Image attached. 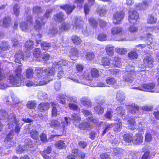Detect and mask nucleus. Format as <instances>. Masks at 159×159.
Returning <instances> with one entry per match:
<instances>
[{"instance_id":"nucleus-26","label":"nucleus","mask_w":159,"mask_h":159,"mask_svg":"<svg viewBox=\"0 0 159 159\" xmlns=\"http://www.w3.org/2000/svg\"><path fill=\"white\" fill-rule=\"evenodd\" d=\"M55 146L57 148L61 149L65 148L66 145L63 141L60 140L56 142Z\"/></svg>"},{"instance_id":"nucleus-42","label":"nucleus","mask_w":159,"mask_h":159,"mask_svg":"<svg viewBox=\"0 0 159 159\" xmlns=\"http://www.w3.org/2000/svg\"><path fill=\"white\" fill-rule=\"evenodd\" d=\"M31 137L34 139H37L39 138L38 132L34 130H32L30 132Z\"/></svg>"},{"instance_id":"nucleus-28","label":"nucleus","mask_w":159,"mask_h":159,"mask_svg":"<svg viewBox=\"0 0 159 159\" xmlns=\"http://www.w3.org/2000/svg\"><path fill=\"white\" fill-rule=\"evenodd\" d=\"M125 94L123 93L118 92L116 96V98L117 101L121 102H122L125 98Z\"/></svg>"},{"instance_id":"nucleus-48","label":"nucleus","mask_w":159,"mask_h":159,"mask_svg":"<svg viewBox=\"0 0 159 159\" xmlns=\"http://www.w3.org/2000/svg\"><path fill=\"white\" fill-rule=\"evenodd\" d=\"M107 83L109 85H113L116 83L115 79L112 77H108L106 80Z\"/></svg>"},{"instance_id":"nucleus-20","label":"nucleus","mask_w":159,"mask_h":159,"mask_svg":"<svg viewBox=\"0 0 159 159\" xmlns=\"http://www.w3.org/2000/svg\"><path fill=\"white\" fill-rule=\"evenodd\" d=\"M49 104L48 103L43 102L40 104L38 106V109L41 111H46L49 108Z\"/></svg>"},{"instance_id":"nucleus-23","label":"nucleus","mask_w":159,"mask_h":159,"mask_svg":"<svg viewBox=\"0 0 159 159\" xmlns=\"http://www.w3.org/2000/svg\"><path fill=\"white\" fill-rule=\"evenodd\" d=\"M55 70L54 68H48L44 70V74L47 76H52L54 75Z\"/></svg>"},{"instance_id":"nucleus-22","label":"nucleus","mask_w":159,"mask_h":159,"mask_svg":"<svg viewBox=\"0 0 159 159\" xmlns=\"http://www.w3.org/2000/svg\"><path fill=\"white\" fill-rule=\"evenodd\" d=\"M66 96L64 94H59L57 97V99L59 102L63 105L66 104L65 99L66 98Z\"/></svg>"},{"instance_id":"nucleus-54","label":"nucleus","mask_w":159,"mask_h":159,"mask_svg":"<svg viewBox=\"0 0 159 159\" xmlns=\"http://www.w3.org/2000/svg\"><path fill=\"white\" fill-rule=\"evenodd\" d=\"M102 62L104 66H109L110 64V60L107 58L103 57L102 59Z\"/></svg>"},{"instance_id":"nucleus-36","label":"nucleus","mask_w":159,"mask_h":159,"mask_svg":"<svg viewBox=\"0 0 159 159\" xmlns=\"http://www.w3.org/2000/svg\"><path fill=\"white\" fill-rule=\"evenodd\" d=\"M38 98L41 100H46L47 98V93L43 92H39L38 95Z\"/></svg>"},{"instance_id":"nucleus-41","label":"nucleus","mask_w":159,"mask_h":159,"mask_svg":"<svg viewBox=\"0 0 159 159\" xmlns=\"http://www.w3.org/2000/svg\"><path fill=\"white\" fill-rule=\"evenodd\" d=\"M91 74L93 78H98L99 76V72L95 68H93L91 70Z\"/></svg>"},{"instance_id":"nucleus-34","label":"nucleus","mask_w":159,"mask_h":159,"mask_svg":"<svg viewBox=\"0 0 159 159\" xmlns=\"http://www.w3.org/2000/svg\"><path fill=\"white\" fill-rule=\"evenodd\" d=\"M34 71L33 69L30 67L28 68L26 70V76L28 78H30L33 77Z\"/></svg>"},{"instance_id":"nucleus-57","label":"nucleus","mask_w":159,"mask_h":159,"mask_svg":"<svg viewBox=\"0 0 159 159\" xmlns=\"http://www.w3.org/2000/svg\"><path fill=\"white\" fill-rule=\"evenodd\" d=\"M58 33L57 29L56 27L51 28L49 31L48 34H51L52 36H54Z\"/></svg>"},{"instance_id":"nucleus-55","label":"nucleus","mask_w":159,"mask_h":159,"mask_svg":"<svg viewBox=\"0 0 159 159\" xmlns=\"http://www.w3.org/2000/svg\"><path fill=\"white\" fill-rule=\"evenodd\" d=\"M45 79L46 78H42L40 80H37L35 81L36 83L37 84L36 85H43L47 84L48 83V81L46 80Z\"/></svg>"},{"instance_id":"nucleus-8","label":"nucleus","mask_w":159,"mask_h":159,"mask_svg":"<svg viewBox=\"0 0 159 159\" xmlns=\"http://www.w3.org/2000/svg\"><path fill=\"white\" fill-rule=\"evenodd\" d=\"M45 22H44L42 19L37 17L34 25V28L35 30L39 31L41 29L42 25H44Z\"/></svg>"},{"instance_id":"nucleus-2","label":"nucleus","mask_w":159,"mask_h":159,"mask_svg":"<svg viewBox=\"0 0 159 159\" xmlns=\"http://www.w3.org/2000/svg\"><path fill=\"white\" fill-rule=\"evenodd\" d=\"M21 68L18 67L15 70V75L10 76V82L12 85L18 87L21 85Z\"/></svg>"},{"instance_id":"nucleus-13","label":"nucleus","mask_w":159,"mask_h":159,"mask_svg":"<svg viewBox=\"0 0 159 159\" xmlns=\"http://www.w3.org/2000/svg\"><path fill=\"white\" fill-rule=\"evenodd\" d=\"M133 143L134 144H140L143 141V137L142 135L139 133L136 134L134 136Z\"/></svg>"},{"instance_id":"nucleus-62","label":"nucleus","mask_w":159,"mask_h":159,"mask_svg":"<svg viewBox=\"0 0 159 159\" xmlns=\"http://www.w3.org/2000/svg\"><path fill=\"white\" fill-rule=\"evenodd\" d=\"M152 136L150 133H147L145 135V140L147 142H150L152 140Z\"/></svg>"},{"instance_id":"nucleus-1","label":"nucleus","mask_w":159,"mask_h":159,"mask_svg":"<svg viewBox=\"0 0 159 159\" xmlns=\"http://www.w3.org/2000/svg\"><path fill=\"white\" fill-rule=\"evenodd\" d=\"M1 112L3 114L1 117V119L4 121L7 122V125L8 128L11 129L13 128L15 125V131L16 133L18 134L21 129L18 121L16 119L15 115L14 113H11L8 116L5 110H2Z\"/></svg>"},{"instance_id":"nucleus-59","label":"nucleus","mask_w":159,"mask_h":159,"mask_svg":"<svg viewBox=\"0 0 159 159\" xmlns=\"http://www.w3.org/2000/svg\"><path fill=\"white\" fill-rule=\"evenodd\" d=\"M41 54V52L40 51V48H37L34 50L33 52V55L36 58H38L40 57Z\"/></svg>"},{"instance_id":"nucleus-18","label":"nucleus","mask_w":159,"mask_h":159,"mask_svg":"<svg viewBox=\"0 0 159 159\" xmlns=\"http://www.w3.org/2000/svg\"><path fill=\"white\" fill-rule=\"evenodd\" d=\"M70 27V25L69 23L66 22H63L61 25L59 27V32L61 33L63 31L68 30Z\"/></svg>"},{"instance_id":"nucleus-10","label":"nucleus","mask_w":159,"mask_h":159,"mask_svg":"<svg viewBox=\"0 0 159 159\" xmlns=\"http://www.w3.org/2000/svg\"><path fill=\"white\" fill-rule=\"evenodd\" d=\"M60 7L62 10L65 11L66 13L68 14L71 13L75 8V5H71L68 4L60 6Z\"/></svg>"},{"instance_id":"nucleus-12","label":"nucleus","mask_w":159,"mask_h":159,"mask_svg":"<svg viewBox=\"0 0 159 159\" xmlns=\"http://www.w3.org/2000/svg\"><path fill=\"white\" fill-rule=\"evenodd\" d=\"M15 62L19 63H21V61L23 60V53L20 50H19L17 51L15 55Z\"/></svg>"},{"instance_id":"nucleus-29","label":"nucleus","mask_w":159,"mask_h":159,"mask_svg":"<svg viewBox=\"0 0 159 159\" xmlns=\"http://www.w3.org/2000/svg\"><path fill=\"white\" fill-rule=\"evenodd\" d=\"M122 29L119 27H114L112 28L111 33L114 35L118 34L121 32Z\"/></svg>"},{"instance_id":"nucleus-56","label":"nucleus","mask_w":159,"mask_h":159,"mask_svg":"<svg viewBox=\"0 0 159 159\" xmlns=\"http://www.w3.org/2000/svg\"><path fill=\"white\" fill-rule=\"evenodd\" d=\"M26 106L29 109H34L36 107V103L34 101H29L28 102Z\"/></svg>"},{"instance_id":"nucleus-15","label":"nucleus","mask_w":159,"mask_h":159,"mask_svg":"<svg viewBox=\"0 0 159 159\" xmlns=\"http://www.w3.org/2000/svg\"><path fill=\"white\" fill-rule=\"evenodd\" d=\"M35 71L36 76L38 78H42L43 79L45 78L46 76L44 74V70H43L42 68L39 67H36Z\"/></svg>"},{"instance_id":"nucleus-6","label":"nucleus","mask_w":159,"mask_h":159,"mask_svg":"<svg viewBox=\"0 0 159 159\" xmlns=\"http://www.w3.org/2000/svg\"><path fill=\"white\" fill-rule=\"evenodd\" d=\"M155 87V84L153 83L141 85L140 87H133V89H138L141 90L152 92L151 90Z\"/></svg>"},{"instance_id":"nucleus-31","label":"nucleus","mask_w":159,"mask_h":159,"mask_svg":"<svg viewBox=\"0 0 159 159\" xmlns=\"http://www.w3.org/2000/svg\"><path fill=\"white\" fill-rule=\"evenodd\" d=\"M74 23L76 28H80L83 27V22L80 19L75 18L74 20Z\"/></svg>"},{"instance_id":"nucleus-3","label":"nucleus","mask_w":159,"mask_h":159,"mask_svg":"<svg viewBox=\"0 0 159 159\" xmlns=\"http://www.w3.org/2000/svg\"><path fill=\"white\" fill-rule=\"evenodd\" d=\"M136 72L134 70V67L133 66H127L124 73L123 79L125 81L131 83L134 80V76Z\"/></svg>"},{"instance_id":"nucleus-35","label":"nucleus","mask_w":159,"mask_h":159,"mask_svg":"<svg viewBox=\"0 0 159 159\" xmlns=\"http://www.w3.org/2000/svg\"><path fill=\"white\" fill-rule=\"evenodd\" d=\"M123 151L121 148L114 149V156L117 157H121L123 156Z\"/></svg>"},{"instance_id":"nucleus-11","label":"nucleus","mask_w":159,"mask_h":159,"mask_svg":"<svg viewBox=\"0 0 159 159\" xmlns=\"http://www.w3.org/2000/svg\"><path fill=\"white\" fill-rule=\"evenodd\" d=\"M65 14L62 12H59L54 15L53 19L57 22H61L65 20Z\"/></svg>"},{"instance_id":"nucleus-58","label":"nucleus","mask_w":159,"mask_h":159,"mask_svg":"<svg viewBox=\"0 0 159 159\" xmlns=\"http://www.w3.org/2000/svg\"><path fill=\"white\" fill-rule=\"evenodd\" d=\"M116 50L117 53L120 54H126L127 52V50L125 48H116Z\"/></svg>"},{"instance_id":"nucleus-38","label":"nucleus","mask_w":159,"mask_h":159,"mask_svg":"<svg viewBox=\"0 0 159 159\" xmlns=\"http://www.w3.org/2000/svg\"><path fill=\"white\" fill-rule=\"evenodd\" d=\"M71 39L74 43L78 45L80 44L81 40L76 35H73L71 37Z\"/></svg>"},{"instance_id":"nucleus-7","label":"nucleus","mask_w":159,"mask_h":159,"mask_svg":"<svg viewBox=\"0 0 159 159\" xmlns=\"http://www.w3.org/2000/svg\"><path fill=\"white\" fill-rule=\"evenodd\" d=\"M125 13L123 11L117 12L113 15V22L115 24H119L123 18Z\"/></svg>"},{"instance_id":"nucleus-49","label":"nucleus","mask_w":159,"mask_h":159,"mask_svg":"<svg viewBox=\"0 0 159 159\" xmlns=\"http://www.w3.org/2000/svg\"><path fill=\"white\" fill-rule=\"evenodd\" d=\"M34 42L32 40L27 41L25 44V47L28 50H30L33 48Z\"/></svg>"},{"instance_id":"nucleus-16","label":"nucleus","mask_w":159,"mask_h":159,"mask_svg":"<svg viewBox=\"0 0 159 159\" xmlns=\"http://www.w3.org/2000/svg\"><path fill=\"white\" fill-rule=\"evenodd\" d=\"M153 62L154 59L150 57H146L143 59L144 63L149 68L153 67Z\"/></svg>"},{"instance_id":"nucleus-60","label":"nucleus","mask_w":159,"mask_h":159,"mask_svg":"<svg viewBox=\"0 0 159 159\" xmlns=\"http://www.w3.org/2000/svg\"><path fill=\"white\" fill-rule=\"evenodd\" d=\"M128 55L129 57L132 59H136L138 56L137 53L134 51L130 52Z\"/></svg>"},{"instance_id":"nucleus-50","label":"nucleus","mask_w":159,"mask_h":159,"mask_svg":"<svg viewBox=\"0 0 159 159\" xmlns=\"http://www.w3.org/2000/svg\"><path fill=\"white\" fill-rule=\"evenodd\" d=\"M89 21L91 25L93 28H96L98 26V23L94 18H89Z\"/></svg>"},{"instance_id":"nucleus-47","label":"nucleus","mask_w":159,"mask_h":159,"mask_svg":"<svg viewBox=\"0 0 159 159\" xmlns=\"http://www.w3.org/2000/svg\"><path fill=\"white\" fill-rule=\"evenodd\" d=\"M25 146L27 147L28 149L30 148H31L33 147L32 141L30 139H26L25 141Z\"/></svg>"},{"instance_id":"nucleus-19","label":"nucleus","mask_w":159,"mask_h":159,"mask_svg":"<svg viewBox=\"0 0 159 159\" xmlns=\"http://www.w3.org/2000/svg\"><path fill=\"white\" fill-rule=\"evenodd\" d=\"M157 21V18L156 14L153 13L149 15L147 19V23L151 24H155Z\"/></svg>"},{"instance_id":"nucleus-63","label":"nucleus","mask_w":159,"mask_h":159,"mask_svg":"<svg viewBox=\"0 0 159 159\" xmlns=\"http://www.w3.org/2000/svg\"><path fill=\"white\" fill-rule=\"evenodd\" d=\"M147 37L146 42L147 44L149 45L152 44L153 42V39L152 35L150 34H148L147 35Z\"/></svg>"},{"instance_id":"nucleus-24","label":"nucleus","mask_w":159,"mask_h":159,"mask_svg":"<svg viewBox=\"0 0 159 159\" xmlns=\"http://www.w3.org/2000/svg\"><path fill=\"white\" fill-rule=\"evenodd\" d=\"M118 123L115 124V127L113 129V130L115 132H119L122 129V125L121 121L119 119H118Z\"/></svg>"},{"instance_id":"nucleus-43","label":"nucleus","mask_w":159,"mask_h":159,"mask_svg":"<svg viewBox=\"0 0 159 159\" xmlns=\"http://www.w3.org/2000/svg\"><path fill=\"white\" fill-rule=\"evenodd\" d=\"M139 109V107L135 104H133L131 107L130 110L128 111V112L130 113H134L136 112V111L138 110Z\"/></svg>"},{"instance_id":"nucleus-33","label":"nucleus","mask_w":159,"mask_h":159,"mask_svg":"<svg viewBox=\"0 0 159 159\" xmlns=\"http://www.w3.org/2000/svg\"><path fill=\"white\" fill-rule=\"evenodd\" d=\"M20 7L17 4H15L13 7L14 14L16 16H19L20 12Z\"/></svg>"},{"instance_id":"nucleus-64","label":"nucleus","mask_w":159,"mask_h":159,"mask_svg":"<svg viewBox=\"0 0 159 159\" xmlns=\"http://www.w3.org/2000/svg\"><path fill=\"white\" fill-rule=\"evenodd\" d=\"M71 120H74L75 121H76L78 122L80 121L81 118L80 116L77 114H73L71 115Z\"/></svg>"},{"instance_id":"nucleus-51","label":"nucleus","mask_w":159,"mask_h":159,"mask_svg":"<svg viewBox=\"0 0 159 159\" xmlns=\"http://www.w3.org/2000/svg\"><path fill=\"white\" fill-rule=\"evenodd\" d=\"M105 49L107 55L110 56H112L114 54V50L112 47L107 46Z\"/></svg>"},{"instance_id":"nucleus-39","label":"nucleus","mask_w":159,"mask_h":159,"mask_svg":"<svg viewBox=\"0 0 159 159\" xmlns=\"http://www.w3.org/2000/svg\"><path fill=\"white\" fill-rule=\"evenodd\" d=\"M64 121H62L61 122L62 125L64 126V130H65V127L70 124L71 122V119L69 117H64Z\"/></svg>"},{"instance_id":"nucleus-17","label":"nucleus","mask_w":159,"mask_h":159,"mask_svg":"<svg viewBox=\"0 0 159 159\" xmlns=\"http://www.w3.org/2000/svg\"><path fill=\"white\" fill-rule=\"evenodd\" d=\"M11 25V18L8 16L5 17L3 20L2 25L4 27L8 28Z\"/></svg>"},{"instance_id":"nucleus-25","label":"nucleus","mask_w":159,"mask_h":159,"mask_svg":"<svg viewBox=\"0 0 159 159\" xmlns=\"http://www.w3.org/2000/svg\"><path fill=\"white\" fill-rule=\"evenodd\" d=\"M10 48V46L7 41L3 42L0 45V50L1 51L6 50Z\"/></svg>"},{"instance_id":"nucleus-27","label":"nucleus","mask_w":159,"mask_h":159,"mask_svg":"<svg viewBox=\"0 0 159 159\" xmlns=\"http://www.w3.org/2000/svg\"><path fill=\"white\" fill-rule=\"evenodd\" d=\"M81 103L87 107H91V102L87 97L82 98L81 99Z\"/></svg>"},{"instance_id":"nucleus-44","label":"nucleus","mask_w":159,"mask_h":159,"mask_svg":"<svg viewBox=\"0 0 159 159\" xmlns=\"http://www.w3.org/2000/svg\"><path fill=\"white\" fill-rule=\"evenodd\" d=\"M53 63L54 65L66 66L67 65V62L66 61L62 59L59 61H56Z\"/></svg>"},{"instance_id":"nucleus-32","label":"nucleus","mask_w":159,"mask_h":159,"mask_svg":"<svg viewBox=\"0 0 159 159\" xmlns=\"http://www.w3.org/2000/svg\"><path fill=\"white\" fill-rule=\"evenodd\" d=\"M124 139V140L127 143H131V142L133 143V140H134V136L131 134H126L124 135L123 137Z\"/></svg>"},{"instance_id":"nucleus-52","label":"nucleus","mask_w":159,"mask_h":159,"mask_svg":"<svg viewBox=\"0 0 159 159\" xmlns=\"http://www.w3.org/2000/svg\"><path fill=\"white\" fill-rule=\"evenodd\" d=\"M20 27L23 31H26L30 26L28 25V24L25 22H23L20 24Z\"/></svg>"},{"instance_id":"nucleus-46","label":"nucleus","mask_w":159,"mask_h":159,"mask_svg":"<svg viewBox=\"0 0 159 159\" xmlns=\"http://www.w3.org/2000/svg\"><path fill=\"white\" fill-rule=\"evenodd\" d=\"M25 146L27 147L28 149L30 148H31L33 147L32 141L30 139H26L25 141Z\"/></svg>"},{"instance_id":"nucleus-30","label":"nucleus","mask_w":159,"mask_h":159,"mask_svg":"<svg viewBox=\"0 0 159 159\" xmlns=\"http://www.w3.org/2000/svg\"><path fill=\"white\" fill-rule=\"evenodd\" d=\"M33 10V13L37 14L38 16L42 13L43 11L41 7L38 6L34 7Z\"/></svg>"},{"instance_id":"nucleus-5","label":"nucleus","mask_w":159,"mask_h":159,"mask_svg":"<svg viewBox=\"0 0 159 159\" xmlns=\"http://www.w3.org/2000/svg\"><path fill=\"white\" fill-rule=\"evenodd\" d=\"M49 124L51 128L60 130L62 132L61 134H63L64 125H62L61 122L60 123L57 120H53L49 121Z\"/></svg>"},{"instance_id":"nucleus-14","label":"nucleus","mask_w":159,"mask_h":159,"mask_svg":"<svg viewBox=\"0 0 159 159\" xmlns=\"http://www.w3.org/2000/svg\"><path fill=\"white\" fill-rule=\"evenodd\" d=\"M92 127L90 123L88 121H84L80 123L79 126V128L83 130H89Z\"/></svg>"},{"instance_id":"nucleus-53","label":"nucleus","mask_w":159,"mask_h":159,"mask_svg":"<svg viewBox=\"0 0 159 159\" xmlns=\"http://www.w3.org/2000/svg\"><path fill=\"white\" fill-rule=\"evenodd\" d=\"M106 10L104 8H98L97 10V13L100 16H104L107 12Z\"/></svg>"},{"instance_id":"nucleus-61","label":"nucleus","mask_w":159,"mask_h":159,"mask_svg":"<svg viewBox=\"0 0 159 159\" xmlns=\"http://www.w3.org/2000/svg\"><path fill=\"white\" fill-rule=\"evenodd\" d=\"M94 54L91 52L87 53L86 55V58L88 60H92L94 57Z\"/></svg>"},{"instance_id":"nucleus-37","label":"nucleus","mask_w":159,"mask_h":159,"mask_svg":"<svg viewBox=\"0 0 159 159\" xmlns=\"http://www.w3.org/2000/svg\"><path fill=\"white\" fill-rule=\"evenodd\" d=\"M95 111L98 114H102L104 112L103 107L101 106H97L94 108Z\"/></svg>"},{"instance_id":"nucleus-40","label":"nucleus","mask_w":159,"mask_h":159,"mask_svg":"<svg viewBox=\"0 0 159 159\" xmlns=\"http://www.w3.org/2000/svg\"><path fill=\"white\" fill-rule=\"evenodd\" d=\"M51 46L50 43L46 42L41 43V47L43 50H48L51 47Z\"/></svg>"},{"instance_id":"nucleus-4","label":"nucleus","mask_w":159,"mask_h":159,"mask_svg":"<svg viewBox=\"0 0 159 159\" xmlns=\"http://www.w3.org/2000/svg\"><path fill=\"white\" fill-rule=\"evenodd\" d=\"M129 20L132 24H135L139 22V13L136 11L130 9L129 11Z\"/></svg>"},{"instance_id":"nucleus-9","label":"nucleus","mask_w":159,"mask_h":159,"mask_svg":"<svg viewBox=\"0 0 159 159\" xmlns=\"http://www.w3.org/2000/svg\"><path fill=\"white\" fill-rule=\"evenodd\" d=\"M152 2V0H143V4L138 3L136 5L137 9L140 10H144L150 5Z\"/></svg>"},{"instance_id":"nucleus-45","label":"nucleus","mask_w":159,"mask_h":159,"mask_svg":"<svg viewBox=\"0 0 159 159\" xmlns=\"http://www.w3.org/2000/svg\"><path fill=\"white\" fill-rule=\"evenodd\" d=\"M116 111L117 114L120 116L123 115L125 112V110L121 106L117 107L116 109Z\"/></svg>"},{"instance_id":"nucleus-21","label":"nucleus","mask_w":159,"mask_h":159,"mask_svg":"<svg viewBox=\"0 0 159 159\" xmlns=\"http://www.w3.org/2000/svg\"><path fill=\"white\" fill-rule=\"evenodd\" d=\"M71 56L70 58L73 60H75L77 59L79 54V52L77 49L75 48H73L71 49L70 52Z\"/></svg>"}]
</instances>
